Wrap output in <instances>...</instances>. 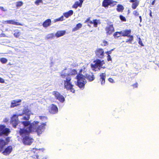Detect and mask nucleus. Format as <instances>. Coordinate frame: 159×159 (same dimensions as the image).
Listing matches in <instances>:
<instances>
[{
    "label": "nucleus",
    "mask_w": 159,
    "mask_h": 159,
    "mask_svg": "<svg viewBox=\"0 0 159 159\" xmlns=\"http://www.w3.org/2000/svg\"><path fill=\"white\" fill-rule=\"evenodd\" d=\"M121 36V34L120 31H116L113 34V36L115 39H118Z\"/></svg>",
    "instance_id": "obj_28"
},
{
    "label": "nucleus",
    "mask_w": 159,
    "mask_h": 159,
    "mask_svg": "<svg viewBox=\"0 0 159 159\" xmlns=\"http://www.w3.org/2000/svg\"><path fill=\"white\" fill-rule=\"evenodd\" d=\"M43 0H36L34 2L35 4L39 6L40 3H43Z\"/></svg>",
    "instance_id": "obj_39"
},
{
    "label": "nucleus",
    "mask_w": 159,
    "mask_h": 159,
    "mask_svg": "<svg viewBox=\"0 0 159 159\" xmlns=\"http://www.w3.org/2000/svg\"><path fill=\"white\" fill-rule=\"evenodd\" d=\"M115 49V48H113V49H111V50H110V51L111 52H112V51H113L114 50V49Z\"/></svg>",
    "instance_id": "obj_57"
},
{
    "label": "nucleus",
    "mask_w": 159,
    "mask_h": 159,
    "mask_svg": "<svg viewBox=\"0 0 159 159\" xmlns=\"http://www.w3.org/2000/svg\"><path fill=\"white\" fill-rule=\"evenodd\" d=\"M93 62V64H91V67L92 70L95 71L100 70L105 63L104 60H101L99 59L94 60Z\"/></svg>",
    "instance_id": "obj_3"
},
{
    "label": "nucleus",
    "mask_w": 159,
    "mask_h": 159,
    "mask_svg": "<svg viewBox=\"0 0 159 159\" xmlns=\"http://www.w3.org/2000/svg\"><path fill=\"white\" fill-rule=\"evenodd\" d=\"M73 87L74 85L72 84L71 82L64 85L65 88L68 90H70L71 92L74 93H75V90L73 88Z\"/></svg>",
    "instance_id": "obj_15"
},
{
    "label": "nucleus",
    "mask_w": 159,
    "mask_h": 159,
    "mask_svg": "<svg viewBox=\"0 0 159 159\" xmlns=\"http://www.w3.org/2000/svg\"><path fill=\"white\" fill-rule=\"evenodd\" d=\"M138 84L137 82L133 84V86L135 88H137Z\"/></svg>",
    "instance_id": "obj_51"
},
{
    "label": "nucleus",
    "mask_w": 159,
    "mask_h": 159,
    "mask_svg": "<svg viewBox=\"0 0 159 159\" xmlns=\"http://www.w3.org/2000/svg\"><path fill=\"white\" fill-rule=\"evenodd\" d=\"M139 18L140 20V22H141L142 21V18L141 16H139Z\"/></svg>",
    "instance_id": "obj_54"
},
{
    "label": "nucleus",
    "mask_w": 159,
    "mask_h": 159,
    "mask_svg": "<svg viewBox=\"0 0 159 159\" xmlns=\"http://www.w3.org/2000/svg\"><path fill=\"white\" fill-rule=\"evenodd\" d=\"M76 79L77 80L75 83L76 85L80 89H83L84 88L85 84L87 83L85 76L81 73L79 74H77Z\"/></svg>",
    "instance_id": "obj_2"
},
{
    "label": "nucleus",
    "mask_w": 159,
    "mask_h": 159,
    "mask_svg": "<svg viewBox=\"0 0 159 159\" xmlns=\"http://www.w3.org/2000/svg\"><path fill=\"white\" fill-rule=\"evenodd\" d=\"M51 20L50 19H48L44 21L42 24L43 27L46 29L51 25Z\"/></svg>",
    "instance_id": "obj_18"
},
{
    "label": "nucleus",
    "mask_w": 159,
    "mask_h": 159,
    "mask_svg": "<svg viewBox=\"0 0 159 159\" xmlns=\"http://www.w3.org/2000/svg\"><path fill=\"white\" fill-rule=\"evenodd\" d=\"M19 116H22V114L17 115H13L11 118V123L13 127L15 128L19 124L18 128L20 129L19 134L23 138V142L24 144L30 145L33 141V139L31 138L30 135L31 133L36 132L39 136L44 130L43 124L36 129V124L37 122L34 123L35 124H30V121H23L21 122L18 120Z\"/></svg>",
    "instance_id": "obj_1"
},
{
    "label": "nucleus",
    "mask_w": 159,
    "mask_h": 159,
    "mask_svg": "<svg viewBox=\"0 0 159 159\" xmlns=\"http://www.w3.org/2000/svg\"><path fill=\"white\" fill-rule=\"evenodd\" d=\"M66 33V31L65 30L58 31L56 33L55 35L57 38H58L64 35Z\"/></svg>",
    "instance_id": "obj_19"
},
{
    "label": "nucleus",
    "mask_w": 159,
    "mask_h": 159,
    "mask_svg": "<svg viewBox=\"0 0 159 159\" xmlns=\"http://www.w3.org/2000/svg\"><path fill=\"white\" fill-rule=\"evenodd\" d=\"M106 33L107 35L111 34L115 31V29L113 24L109 25L105 28Z\"/></svg>",
    "instance_id": "obj_12"
},
{
    "label": "nucleus",
    "mask_w": 159,
    "mask_h": 159,
    "mask_svg": "<svg viewBox=\"0 0 159 159\" xmlns=\"http://www.w3.org/2000/svg\"><path fill=\"white\" fill-rule=\"evenodd\" d=\"M105 53L107 55V56L110 55V54H111V52L110 51H107L105 52Z\"/></svg>",
    "instance_id": "obj_50"
},
{
    "label": "nucleus",
    "mask_w": 159,
    "mask_h": 159,
    "mask_svg": "<svg viewBox=\"0 0 159 159\" xmlns=\"http://www.w3.org/2000/svg\"><path fill=\"white\" fill-rule=\"evenodd\" d=\"M11 132L10 129L4 125H0V136L4 137L7 136Z\"/></svg>",
    "instance_id": "obj_6"
},
{
    "label": "nucleus",
    "mask_w": 159,
    "mask_h": 159,
    "mask_svg": "<svg viewBox=\"0 0 159 159\" xmlns=\"http://www.w3.org/2000/svg\"><path fill=\"white\" fill-rule=\"evenodd\" d=\"M108 81L111 83H115L114 80L111 78H109L108 79Z\"/></svg>",
    "instance_id": "obj_42"
},
{
    "label": "nucleus",
    "mask_w": 159,
    "mask_h": 159,
    "mask_svg": "<svg viewBox=\"0 0 159 159\" xmlns=\"http://www.w3.org/2000/svg\"><path fill=\"white\" fill-rule=\"evenodd\" d=\"M57 106L53 104H52L49 107V112L52 114H56L57 113L58 111Z\"/></svg>",
    "instance_id": "obj_11"
},
{
    "label": "nucleus",
    "mask_w": 159,
    "mask_h": 159,
    "mask_svg": "<svg viewBox=\"0 0 159 159\" xmlns=\"http://www.w3.org/2000/svg\"><path fill=\"white\" fill-rule=\"evenodd\" d=\"M5 83V80L4 79L0 77V83Z\"/></svg>",
    "instance_id": "obj_46"
},
{
    "label": "nucleus",
    "mask_w": 159,
    "mask_h": 159,
    "mask_svg": "<svg viewBox=\"0 0 159 159\" xmlns=\"http://www.w3.org/2000/svg\"><path fill=\"white\" fill-rule=\"evenodd\" d=\"M149 11H150V12H149V16H150V17H151V18H152V11L151 10H149Z\"/></svg>",
    "instance_id": "obj_52"
},
{
    "label": "nucleus",
    "mask_w": 159,
    "mask_h": 159,
    "mask_svg": "<svg viewBox=\"0 0 159 159\" xmlns=\"http://www.w3.org/2000/svg\"><path fill=\"white\" fill-rule=\"evenodd\" d=\"M138 39H139L138 43L140 45V46L141 47L144 46V45L142 42V41L141 40V39L140 37H139L138 38Z\"/></svg>",
    "instance_id": "obj_40"
},
{
    "label": "nucleus",
    "mask_w": 159,
    "mask_h": 159,
    "mask_svg": "<svg viewBox=\"0 0 159 159\" xmlns=\"http://www.w3.org/2000/svg\"><path fill=\"white\" fill-rule=\"evenodd\" d=\"M32 157L35 159H39V156L38 154L34 155Z\"/></svg>",
    "instance_id": "obj_43"
},
{
    "label": "nucleus",
    "mask_w": 159,
    "mask_h": 159,
    "mask_svg": "<svg viewBox=\"0 0 159 159\" xmlns=\"http://www.w3.org/2000/svg\"><path fill=\"white\" fill-rule=\"evenodd\" d=\"M127 37L129 38V39H126L125 41L126 43H132V42L134 41V36L133 35H130Z\"/></svg>",
    "instance_id": "obj_26"
},
{
    "label": "nucleus",
    "mask_w": 159,
    "mask_h": 159,
    "mask_svg": "<svg viewBox=\"0 0 159 159\" xmlns=\"http://www.w3.org/2000/svg\"><path fill=\"white\" fill-rule=\"evenodd\" d=\"M82 26V25L81 23H79L77 24L76 26L72 29V32H75L81 28Z\"/></svg>",
    "instance_id": "obj_22"
},
{
    "label": "nucleus",
    "mask_w": 159,
    "mask_h": 159,
    "mask_svg": "<svg viewBox=\"0 0 159 159\" xmlns=\"http://www.w3.org/2000/svg\"><path fill=\"white\" fill-rule=\"evenodd\" d=\"M102 68L103 69H105V66H102Z\"/></svg>",
    "instance_id": "obj_58"
},
{
    "label": "nucleus",
    "mask_w": 159,
    "mask_h": 159,
    "mask_svg": "<svg viewBox=\"0 0 159 159\" xmlns=\"http://www.w3.org/2000/svg\"><path fill=\"white\" fill-rule=\"evenodd\" d=\"M23 5V2L22 1H18L16 2V6L17 8Z\"/></svg>",
    "instance_id": "obj_35"
},
{
    "label": "nucleus",
    "mask_w": 159,
    "mask_h": 159,
    "mask_svg": "<svg viewBox=\"0 0 159 159\" xmlns=\"http://www.w3.org/2000/svg\"><path fill=\"white\" fill-rule=\"evenodd\" d=\"M39 149H44L43 148H39Z\"/></svg>",
    "instance_id": "obj_61"
},
{
    "label": "nucleus",
    "mask_w": 159,
    "mask_h": 159,
    "mask_svg": "<svg viewBox=\"0 0 159 159\" xmlns=\"http://www.w3.org/2000/svg\"><path fill=\"white\" fill-rule=\"evenodd\" d=\"M55 36V34L53 33L48 34L45 37V39L47 40L52 39H54Z\"/></svg>",
    "instance_id": "obj_21"
},
{
    "label": "nucleus",
    "mask_w": 159,
    "mask_h": 159,
    "mask_svg": "<svg viewBox=\"0 0 159 159\" xmlns=\"http://www.w3.org/2000/svg\"><path fill=\"white\" fill-rule=\"evenodd\" d=\"M11 25H20L22 26L23 25L19 22H17L15 21V20H11Z\"/></svg>",
    "instance_id": "obj_32"
},
{
    "label": "nucleus",
    "mask_w": 159,
    "mask_h": 159,
    "mask_svg": "<svg viewBox=\"0 0 159 159\" xmlns=\"http://www.w3.org/2000/svg\"><path fill=\"white\" fill-rule=\"evenodd\" d=\"M0 9L3 11H7V10L4 8V7H2L0 6Z\"/></svg>",
    "instance_id": "obj_48"
},
{
    "label": "nucleus",
    "mask_w": 159,
    "mask_h": 159,
    "mask_svg": "<svg viewBox=\"0 0 159 159\" xmlns=\"http://www.w3.org/2000/svg\"><path fill=\"white\" fill-rule=\"evenodd\" d=\"M10 137H7L5 139V140L3 139H0V149H12V146H8L7 148V146L8 145L10 142Z\"/></svg>",
    "instance_id": "obj_5"
},
{
    "label": "nucleus",
    "mask_w": 159,
    "mask_h": 159,
    "mask_svg": "<svg viewBox=\"0 0 159 159\" xmlns=\"http://www.w3.org/2000/svg\"><path fill=\"white\" fill-rule=\"evenodd\" d=\"M107 60L109 61H112V59L110 55L107 56Z\"/></svg>",
    "instance_id": "obj_45"
},
{
    "label": "nucleus",
    "mask_w": 159,
    "mask_h": 159,
    "mask_svg": "<svg viewBox=\"0 0 159 159\" xmlns=\"http://www.w3.org/2000/svg\"><path fill=\"white\" fill-rule=\"evenodd\" d=\"M99 80L101 82L102 85H104L105 84L106 75L105 73H101L99 75Z\"/></svg>",
    "instance_id": "obj_16"
},
{
    "label": "nucleus",
    "mask_w": 159,
    "mask_h": 159,
    "mask_svg": "<svg viewBox=\"0 0 159 159\" xmlns=\"http://www.w3.org/2000/svg\"><path fill=\"white\" fill-rule=\"evenodd\" d=\"M139 25H140V26H141V25L140 24H139Z\"/></svg>",
    "instance_id": "obj_62"
},
{
    "label": "nucleus",
    "mask_w": 159,
    "mask_h": 159,
    "mask_svg": "<svg viewBox=\"0 0 159 159\" xmlns=\"http://www.w3.org/2000/svg\"><path fill=\"white\" fill-rule=\"evenodd\" d=\"M79 0L80 1L79 2L81 3H82H82L84 2V0Z\"/></svg>",
    "instance_id": "obj_56"
},
{
    "label": "nucleus",
    "mask_w": 159,
    "mask_h": 159,
    "mask_svg": "<svg viewBox=\"0 0 159 159\" xmlns=\"http://www.w3.org/2000/svg\"><path fill=\"white\" fill-rule=\"evenodd\" d=\"M22 113L25 115V116L23 117L22 119L25 120V121H29L28 120L30 118V116L31 113L30 111L28 108L25 107Z\"/></svg>",
    "instance_id": "obj_9"
},
{
    "label": "nucleus",
    "mask_w": 159,
    "mask_h": 159,
    "mask_svg": "<svg viewBox=\"0 0 159 159\" xmlns=\"http://www.w3.org/2000/svg\"><path fill=\"white\" fill-rule=\"evenodd\" d=\"M64 20V16H62L54 20V22H56L59 21H62Z\"/></svg>",
    "instance_id": "obj_34"
},
{
    "label": "nucleus",
    "mask_w": 159,
    "mask_h": 159,
    "mask_svg": "<svg viewBox=\"0 0 159 159\" xmlns=\"http://www.w3.org/2000/svg\"><path fill=\"white\" fill-rule=\"evenodd\" d=\"M11 20H5L4 21V24H11Z\"/></svg>",
    "instance_id": "obj_41"
},
{
    "label": "nucleus",
    "mask_w": 159,
    "mask_h": 159,
    "mask_svg": "<svg viewBox=\"0 0 159 159\" xmlns=\"http://www.w3.org/2000/svg\"><path fill=\"white\" fill-rule=\"evenodd\" d=\"M124 9L123 6L119 4L117 6L116 9L117 11L118 12H122Z\"/></svg>",
    "instance_id": "obj_27"
},
{
    "label": "nucleus",
    "mask_w": 159,
    "mask_h": 159,
    "mask_svg": "<svg viewBox=\"0 0 159 159\" xmlns=\"http://www.w3.org/2000/svg\"><path fill=\"white\" fill-rule=\"evenodd\" d=\"M95 53L97 57L100 58L102 59L104 57V51L103 49L101 48H98L96 51Z\"/></svg>",
    "instance_id": "obj_13"
},
{
    "label": "nucleus",
    "mask_w": 159,
    "mask_h": 159,
    "mask_svg": "<svg viewBox=\"0 0 159 159\" xmlns=\"http://www.w3.org/2000/svg\"><path fill=\"white\" fill-rule=\"evenodd\" d=\"M63 103H61V102H59V103H58V106H59V108H61L63 106V104H62Z\"/></svg>",
    "instance_id": "obj_49"
},
{
    "label": "nucleus",
    "mask_w": 159,
    "mask_h": 159,
    "mask_svg": "<svg viewBox=\"0 0 159 159\" xmlns=\"http://www.w3.org/2000/svg\"><path fill=\"white\" fill-rule=\"evenodd\" d=\"M85 23H89L90 24H92V21L90 20V18H88L84 22Z\"/></svg>",
    "instance_id": "obj_37"
},
{
    "label": "nucleus",
    "mask_w": 159,
    "mask_h": 159,
    "mask_svg": "<svg viewBox=\"0 0 159 159\" xmlns=\"http://www.w3.org/2000/svg\"><path fill=\"white\" fill-rule=\"evenodd\" d=\"M0 61L2 64H5L7 62V60L6 58L2 57L0 58Z\"/></svg>",
    "instance_id": "obj_36"
},
{
    "label": "nucleus",
    "mask_w": 159,
    "mask_h": 159,
    "mask_svg": "<svg viewBox=\"0 0 159 159\" xmlns=\"http://www.w3.org/2000/svg\"><path fill=\"white\" fill-rule=\"evenodd\" d=\"M117 2L112 0H103L102 3V7L106 9H107L109 7H113L116 5Z\"/></svg>",
    "instance_id": "obj_7"
},
{
    "label": "nucleus",
    "mask_w": 159,
    "mask_h": 159,
    "mask_svg": "<svg viewBox=\"0 0 159 159\" xmlns=\"http://www.w3.org/2000/svg\"><path fill=\"white\" fill-rule=\"evenodd\" d=\"M73 11L72 10H70L68 11L63 13V16L66 18H68L72 15L73 13Z\"/></svg>",
    "instance_id": "obj_20"
},
{
    "label": "nucleus",
    "mask_w": 159,
    "mask_h": 159,
    "mask_svg": "<svg viewBox=\"0 0 159 159\" xmlns=\"http://www.w3.org/2000/svg\"><path fill=\"white\" fill-rule=\"evenodd\" d=\"M32 149H38L37 148H33Z\"/></svg>",
    "instance_id": "obj_60"
},
{
    "label": "nucleus",
    "mask_w": 159,
    "mask_h": 159,
    "mask_svg": "<svg viewBox=\"0 0 159 159\" xmlns=\"http://www.w3.org/2000/svg\"><path fill=\"white\" fill-rule=\"evenodd\" d=\"M69 75L70 76L75 75L77 74V70L75 69H73V70L70 69V70L69 71Z\"/></svg>",
    "instance_id": "obj_29"
},
{
    "label": "nucleus",
    "mask_w": 159,
    "mask_h": 159,
    "mask_svg": "<svg viewBox=\"0 0 159 159\" xmlns=\"http://www.w3.org/2000/svg\"><path fill=\"white\" fill-rule=\"evenodd\" d=\"M139 2L137 0H136L135 2H133L132 6V8L134 9H135L139 5Z\"/></svg>",
    "instance_id": "obj_31"
},
{
    "label": "nucleus",
    "mask_w": 159,
    "mask_h": 159,
    "mask_svg": "<svg viewBox=\"0 0 159 159\" xmlns=\"http://www.w3.org/2000/svg\"><path fill=\"white\" fill-rule=\"evenodd\" d=\"M52 94L55 97L56 99L58 100L60 102L63 103L65 99L64 97L57 91H54L52 92Z\"/></svg>",
    "instance_id": "obj_8"
},
{
    "label": "nucleus",
    "mask_w": 159,
    "mask_h": 159,
    "mask_svg": "<svg viewBox=\"0 0 159 159\" xmlns=\"http://www.w3.org/2000/svg\"><path fill=\"white\" fill-rule=\"evenodd\" d=\"M121 36L128 37L130 35L131 30H126L123 31H120Z\"/></svg>",
    "instance_id": "obj_17"
},
{
    "label": "nucleus",
    "mask_w": 159,
    "mask_h": 159,
    "mask_svg": "<svg viewBox=\"0 0 159 159\" xmlns=\"http://www.w3.org/2000/svg\"><path fill=\"white\" fill-rule=\"evenodd\" d=\"M12 150H4L2 152L3 154L5 155H7L9 154Z\"/></svg>",
    "instance_id": "obj_33"
},
{
    "label": "nucleus",
    "mask_w": 159,
    "mask_h": 159,
    "mask_svg": "<svg viewBox=\"0 0 159 159\" xmlns=\"http://www.w3.org/2000/svg\"><path fill=\"white\" fill-rule=\"evenodd\" d=\"M119 17L121 21H126V19L125 16H123L122 15H120L119 16Z\"/></svg>",
    "instance_id": "obj_38"
},
{
    "label": "nucleus",
    "mask_w": 159,
    "mask_h": 159,
    "mask_svg": "<svg viewBox=\"0 0 159 159\" xmlns=\"http://www.w3.org/2000/svg\"><path fill=\"white\" fill-rule=\"evenodd\" d=\"M82 3L80 2L79 1H76L72 6V8L76 9L78 7H82Z\"/></svg>",
    "instance_id": "obj_24"
},
{
    "label": "nucleus",
    "mask_w": 159,
    "mask_h": 159,
    "mask_svg": "<svg viewBox=\"0 0 159 159\" xmlns=\"http://www.w3.org/2000/svg\"><path fill=\"white\" fill-rule=\"evenodd\" d=\"M70 70V69L66 68L64 69L60 73L61 77L63 79H66V80H64V85L71 82V76L69 73Z\"/></svg>",
    "instance_id": "obj_4"
},
{
    "label": "nucleus",
    "mask_w": 159,
    "mask_h": 159,
    "mask_svg": "<svg viewBox=\"0 0 159 159\" xmlns=\"http://www.w3.org/2000/svg\"><path fill=\"white\" fill-rule=\"evenodd\" d=\"M103 43L104 46H106L108 45V42L106 40H104L103 41Z\"/></svg>",
    "instance_id": "obj_47"
},
{
    "label": "nucleus",
    "mask_w": 159,
    "mask_h": 159,
    "mask_svg": "<svg viewBox=\"0 0 159 159\" xmlns=\"http://www.w3.org/2000/svg\"><path fill=\"white\" fill-rule=\"evenodd\" d=\"M8 121V120L7 118H5L3 120V121L5 123H7Z\"/></svg>",
    "instance_id": "obj_53"
},
{
    "label": "nucleus",
    "mask_w": 159,
    "mask_h": 159,
    "mask_svg": "<svg viewBox=\"0 0 159 159\" xmlns=\"http://www.w3.org/2000/svg\"><path fill=\"white\" fill-rule=\"evenodd\" d=\"M88 26H89V27H91V25H90L88 24Z\"/></svg>",
    "instance_id": "obj_59"
},
{
    "label": "nucleus",
    "mask_w": 159,
    "mask_h": 159,
    "mask_svg": "<svg viewBox=\"0 0 159 159\" xmlns=\"http://www.w3.org/2000/svg\"><path fill=\"white\" fill-rule=\"evenodd\" d=\"M39 118L40 120H42L44 122V123H41L40 124L41 125H38V124L39 123V122L38 121H34L32 123H31L30 122V124H34V125H35V124H34V122H37V124H36V129H37L40 126H42V125L43 124H45V125H44V129H45V126L46 125V123L47 122V121L48 120V118L46 116H39Z\"/></svg>",
    "instance_id": "obj_10"
},
{
    "label": "nucleus",
    "mask_w": 159,
    "mask_h": 159,
    "mask_svg": "<svg viewBox=\"0 0 159 159\" xmlns=\"http://www.w3.org/2000/svg\"><path fill=\"white\" fill-rule=\"evenodd\" d=\"M92 24L93 25V26L95 27H97L98 25L101 24V22L99 20L97 19H94L92 21Z\"/></svg>",
    "instance_id": "obj_23"
},
{
    "label": "nucleus",
    "mask_w": 159,
    "mask_h": 159,
    "mask_svg": "<svg viewBox=\"0 0 159 159\" xmlns=\"http://www.w3.org/2000/svg\"><path fill=\"white\" fill-rule=\"evenodd\" d=\"M133 14L135 16H138L139 15V13L137 11H134L133 12Z\"/></svg>",
    "instance_id": "obj_44"
},
{
    "label": "nucleus",
    "mask_w": 159,
    "mask_h": 159,
    "mask_svg": "<svg viewBox=\"0 0 159 159\" xmlns=\"http://www.w3.org/2000/svg\"><path fill=\"white\" fill-rule=\"evenodd\" d=\"M155 0H153L151 3V5H153L155 4Z\"/></svg>",
    "instance_id": "obj_55"
},
{
    "label": "nucleus",
    "mask_w": 159,
    "mask_h": 159,
    "mask_svg": "<svg viewBox=\"0 0 159 159\" xmlns=\"http://www.w3.org/2000/svg\"><path fill=\"white\" fill-rule=\"evenodd\" d=\"M21 101V100L20 99L12 100L11 102L10 107L13 108L15 107L19 106L20 105V103Z\"/></svg>",
    "instance_id": "obj_14"
},
{
    "label": "nucleus",
    "mask_w": 159,
    "mask_h": 159,
    "mask_svg": "<svg viewBox=\"0 0 159 159\" xmlns=\"http://www.w3.org/2000/svg\"><path fill=\"white\" fill-rule=\"evenodd\" d=\"M14 32L15 33L13 34L14 37L16 38H19L21 34L20 32L18 30H16Z\"/></svg>",
    "instance_id": "obj_30"
},
{
    "label": "nucleus",
    "mask_w": 159,
    "mask_h": 159,
    "mask_svg": "<svg viewBox=\"0 0 159 159\" xmlns=\"http://www.w3.org/2000/svg\"><path fill=\"white\" fill-rule=\"evenodd\" d=\"M86 78L89 80V81L91 82L93 81L95 79L94 75L93 74L91 75H87Z\"/></svg>",
    "instance_id": "obj_25"
}]
</instances>
